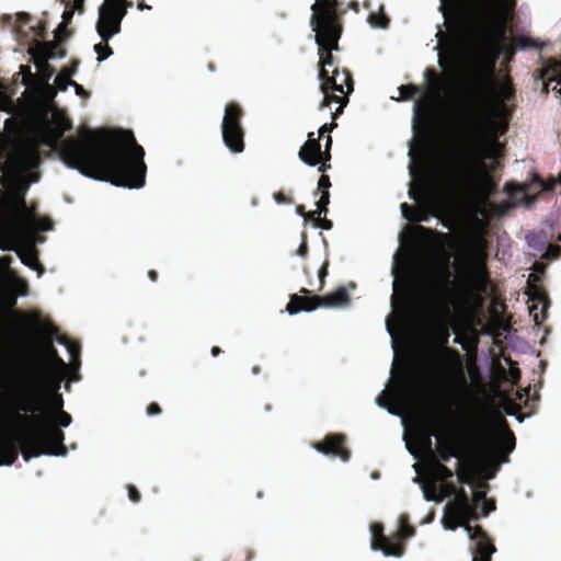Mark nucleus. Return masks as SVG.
<instances>
[{"label": "nucleus", "instance_id": "10", "mask_svg": "<svg viewBox=\"0 0 561 561\" xmlns=\"http://www.w3.org/2000/svg\"><path fill=\"white\" fill-rule=\"evenodd\" d=\"M244 111L236 103L230 102L225 107L221 123V136L225 146L233 153H241L244 150V129L242 118Z\"/></svg>", "mask_w": 561, "mask_h": 561}, {"label": "nucleus", "instance_id": "54", "mask_svg": "<svg viewBox=\"0 0 561 561\" xmlns=\"http://www.w3.org/2000/svg\"><path fill=\"white\" fill-rule=\"evenodd\" d=\"M376 402H377V404L379 407L387 409L390 413H393V414L396 413L393 408L389 404L388 399L386 398L385 392L380 393L377 397Z\"/></svg>", "mask_w": 561, "mask_h": 561}, {"label": "nucleus", "instance_id": "61", "mask_svg": "<svg viewBox=\"0 0 561 561\" xmlns=\"http://www.w3.org/2000/svg\"><path fill=\"white\" fill-rule=\"evenodd\" d=\"M514 95L513 88L511 85L503 87L501 89V96L503 100H510Z\"/></svg>", "mask_w": 561, "mask_h": 561}, {"label": "nucleus", "instance_id": "27", "mask_svg": "<svg viewBox=\"0 0 561 561\" xmlns=\"http://www.w3.org/2000/svg\"><path fill=\"white\" fill-rule=\"evenodd\" d=\"M314 299L319 302L320 307L334 308L342 307L350 304L351 298L345 287L341 286L335 291L325 296H316Z\"/></svg>", "mask_w": 561, "mask_h": 561}, {"label": "nucleus", "instance_id": "46", "mask_svg": "<svg viewBox=\"0 0 561 561\" xmlns=\"http://www.w3.org/2000/svg\"><path fill=\"white\" fill-rule=\"evenodd\" d=\"M470 538L476 542H479L483 539H490L488 534L483 530V528L479 525L471 526V530L468 531Z\"/></svg>", "mask_w": 561, "mask_h": 561}, {"label": "nucleus", "instance_id": "35", "mask_svg": "<svg viewBox=\"0 0 561 561\" xmlns=\"http://www.w3.org/2000/svg\"><path fill=\"white\" fill-rule=\"evenodd\" d=\"M416 381L411 375H404L398 381V391L404 396H414L416 393Z\"/></svg>", "mask_w": 561, "mask_h": 561}, {"label": "nucleus", "instance_id": "50", "mask_svg": "<svg viewBox=\"0 0 561 561\" xmlns=\"http://www.w3.org/2000/svg\"><path fill=\"white\" fill-rule=\"evenodd\" d=\"M20 69L21 73L23 75V84L30 85L31 82L34 80V75L31 72V68L28 66L22 65Z\"/></svg>", "mask_w": 561, "mask_h": 561}, {"label": "nucleus", "instance_id": "56", "mask_svg": "<svg viewBox=\"0 0 561 561\" xmlns=\"http://www.w3.org/2000/svg\"><path fill=\"white\" fill-rule=\"evenodd\" d=\"M424 499L426 501H440L442 497H437V494H436V486L433 485V488L430 490V489H424Z\"/></svg>", "mask_w": 561, "mask_h": 561}, {"label": "nucleus", "instance_id": "1", "mask_svg": "<svg viewBox=\"0 0 561 561\" xmlns=\"http://www.w3.org/2000/svg\"><path fill=\"white\" fill-rule=\"evenodd\" d=\"M71 128V122L62 118L57 126L43 130L39 142L58 151L68 167L85 176L128 188L145 185V150L131 130L84 128L79 138H64Z\"/></svg>", "mask_w": 561, "mask_h": 561}, {"label": "nucleus", "instance_id": "23", "mask_svg": "<svg viewBox=\"0 0 561 561\" xmlns=\"http://www.w3.org/2000/svg\"><path fill=\"white\" fill-rule=\"evenodd\" d=\"M300 293L304 296L291 294L289 302L286 305L285 310L291 316L300 311H313L319 308V302L314 299V296H309L310 290L301 288Z\"/></svg>", "mask_w": 561, "mask_h": 561}, {"label": "nucleus", "instance_id": "24", "mask_svg": "<svg viewBox=\"0 0 561 561\" xmlns=\"http://www.w3.org/2000/svg\"><path fill=\"white\" fill-rule=\"evenodd\" d=\"M321 145L319 138H314V133L308 134L307 141L300 147L298 157L307 165L316 167L319 164V159H316L320 154Z\"/></svg>", "mask_w": 561, "mask_h": 561}, {"label": "nucleus", "instance_id": "7", "mask_svg": "<svg viewBox=\"0 0 561 561\" xmlns=\"http://www.w3.org/2000/svg\"><path fill=\"white\" fill-rule=\"evenodd\" d=\"M1 204L7 213L2 227L5 237L21 239L25 233L34 230L53 229L54 224L49 218H36L27 208L24 194L20 191L11 192Z\"/></svg>", "mask_w": 561, "mask_h": 561}, {"label": "nucleus", "instance_id": "2", "mask_svg": "<svg viewBox=\"0 0 561 561\" xmlns=\"http://www.w3.org/2000/svg\"><path fill=\"white\" fill-rule=\"evenodd\" d=\"M515 0H497L496 5L477 12L470 24V37L478 53L473 76L467 88L469 122L478 125L492 111L496 93L494 68L501 53L515 55L516 46L505 44L507 24L513 19Z\"/></svg>", "mask_w": 561, "mask_h": 561}, {"label": "nucleus", "instance_id": "40", "mask_svg": "<svg viewBox=\"0 0 561 561\" xmlns=\"http://www.w3.org/2000/svg\"><path fill=\"white\" fill-rule=\"evenodd\" d=\"M400 99L403 101L412 100L419 92L420 88L415 84H402L399 87Z\"/></svg>", "mask_w": 561, "mask_h": 561}, {"label": "nucleus", "instance_id": "32", "mask_svg": "<svg viewBox=\"0 0 561 561\" xmlns=\"http://www.w3.org/2000/svg\"><path fill=\"white\" fill-rule=\"evenodd\" d=\"M72 422L71 415L66 411H59L55 412L53 414V417L48 421H44L43 424H33L36 428H44L48 425L56 426L57 428L61 430V427H68Z\"/></svg>", "mask_w": 561, "mask_h": 561}, {"label": "nucleus", "instance_id": "51", "mask_svg": "<svg viewBox=\"0 0 561 561\" xmlns=\"http://www.w3.org/2000/svg\"><path fill=\"white\" fill-rule=\"evenodd\" d=\"M128 497L131 502L138 503L141 500L140 492L134 484L127 485Z\"/></svg>", "mask_w": 561, "mask_h": 561}, {"label": "nucleus", "instance_id": "20", "mask_svg": "<svg viewBox=\"0 0 561 561\" xmlns=\"http://www.w3.org/2000/svg\"><path fill=\"white\" fill-rule=\"evenodd\" d=\"M47 339L44 342L43 345V357L38 358L36 362V365L33 366L31 373L28 374L27 378H33L41 369L47 365L50 369L54 371H57L54 369V367L50 365L53 363L56 365L60 370H64L67 367V364L64 362V359L58 355L57 350L53 345V337L47 333Z\"/></svg>", "mask_w": 561, "mask_h": 561}, {"label": "nucleus", "instance_id": "9", "mask_svg": "<svg viewBox=\"0 0 561 561\" xmlns=\"http://www.w3.org/2000/svg\"><path fill=\"white\" fill-rule=\"evenodd\" d=\"M311 26L316 33L314 39L318 45L319 79L324 81V87H328V84H334V80H330L331 75L328 67H333V69L336 67L333 51L340 49L339 41L342 36L343 25L311 24Z\"/></svg>", "mask_w": 561, "mask_h": 561}, {"label": "nucleus", "instance_id": "25", "mask_svg": "<svg viewBox=\"0 0 561 561\" xmlns=\"http://www.w3.org/2000/svg\"><path fill=\"white\" fill-rule=\"evenodd\" d=\"M10 240L5 241L3 244H0V248L3 250H15L22 263L33 270L42 268L36 250L33 247L27 249H16L15 241L19 239H13L12 237H8Z\"/></svg>", "mask_w": 561, "mask_h": 561}, {"label": "nucleus", "instance_id": "38", "mask_svg": "<svg viewBox=\"0 0 561 561\" xmlns=\"http://www.w3.org/2000/svg\"><path fill=\"white\" fill-rule=\"evenodd\" d=\"M439 431H440V424L438 423L437 420H433L428 423V426H427V430H426V433L424 434V445L430 449L432 450V440H431V437L432 436H436L438 437V434H439Z\"/></svg>", "mask_w": 561, "mask_h": 561}, {"label": "nucleus", "instance_id": "39", "mask_svg": "<svg viewBox=\"0 0 561 561\" xmlns=\"http://www.w3.org/2000/svg\"><path fill=\"white\" fill-rule=\"evenodd\" d=\"M71 82H73L71 71L68 70H61L55 79V84L60 91H66L71 85Z\"/></svg>", "mask_w": 561, "mask_h": 561}, {"label": "nucleus", "instance_id": "15", "mask_svg": "<svg viewBox=\"0 0 561 561\" xmlns=\"http://www.w3.org/2000/svg\"><path fill=\"white\" fill-rule=\"evenodd\" d=\"M556 185L557 182L554 180L545 182L538 174H533V181L530 183L518 184L515 182H506L504 190L511 199H519V202L530 205L537 199L536 195H530L533 187L539 192H552Z\"/></svg>", "mask_w": 561, "mask_h": 561}, {"label": "nucleus", "instance_id": "3", "mask_svg": "<svg viewBox=\"0 0 561 561\" xmlns=\"http://www.w3.org/2000/svg\"><path fill=\"white\" fill-rule=\"evenodd\" d=\"M62 376L45 365L33 378H27L15 400L18 421L22 424H43L55 412L64 410V399L58 392Z\"/></svg>", "mask_w": 561, "mask_h": 561}, {"label": "nucleus", "instance_id": "18", "mask_svg": "<svg viewBox=\"0 0 561 561\" xmlns=\"http://www.w3.org/2000/svg\"><path fill=\"white\" fill-rule=\"evenodd\" d=\"M310 24L342 25L341 18L346 10L340 0H314L311 5Z\"/></svg>", "mask_w": 561, "mask_h": 561}, {"label": "nucleus", "instance_id": "26", "mask_svg": "<svg viewBox=\"0 0 561 561\" xmlns=\"http://www.w3.org/2000/svg\"><path fill=\"white\" fill-rule=\"evenodd\" d=\"M438 203L435 198L432 196L427 198L425 205L422 209L415 211V215H413L412 208L407 204H401V211L405 219L414 220V221H426L428 219V215L438 216Z\"/></svg>", "mask_w": 561, "mask_h": 561}, {"label": "nucleus", "instance_id": "13", "mask_svg": "<svg viewBox=\"0 0 561 561\" xmlns=\"http://www.w3.org/2000/svg\"><path fill=\"white\" fill-rule=\"evenodd\" d=\"M413 130L420 137L421 150H427L435 133V117L427 101L417 100L414 104Z\"/></svg>", "mask_w": 561, "mask_h": 561}, {"label": "nucleus", "instance_id": "48", "mask_svg": "<svg viewBox=\"0 0 561 561\" xmlns=\"http://www.w3.org/2000/svg\"><path fill=\"white\" fill-rule=\"evenodd\" d=\"M331 187V181L330 178L327 174H321L318 181V192L321 194H324L325 192H329V188Z\"/></svg>", "mask_w": 561, "mask_h": 561}, {"label": "nucleus", "instance_id": "4", "mask_svg": "<svg viewBox=\"0 0 561 561\" xmlns=\"http://www.w3.org/2000/svg\"><path fill=\"white\" fill-rule=\"evenodd\" d=\"M486 210L477 207L469 215V250L465 261V268L459 276V290L467 300L482 301L491 288V277L486 265L488 222L481 218Z\"/></svg>", "mask_w": 561, "mask_h": 561}, {"label": "nucleus", "instance_id": "47", "mask_svg": "<svg viewBox=\"0 0 561 561\" xmlns=\"http://www.w3.org/2000/svg\"><path fill=\"white\" fill-rule=\"evenodd\" d=\"M414 534H415V528L411 525L405 524L400 527V529L398 531V539L403 540V539L414 536Z\"/></svg>", "mask_w": 561, "mask_h": 561}, {"label": "nucleus", "instance_id": "11", "mask_svg": "<svg viewBox=\"0 0 561 561\" xmlns=\"http://www.w3.org/2000/svg\"><path fill=\"white\" fill-rule=\"evenodd\" d=\"M343 82L337 83V79L340 77L339 67L332 69V75L330 80H334V84H328L324 87V81H321L320 90L323 93V100L320 104V110L330 106L331 103H337L339 106L334 113H332V118L335 119L339 115L342 114L343 108L348 103V94L354 90V82L352 75L348 69H342Z\"/></svg>", "mask_w": 561, "mask_h": 561}, {"label": "nucleus", "instance_id": "17", "mask_svg": "<svg viewBox=\"0 0 561 561\" xmlns=\"http://www.w3.org/2000/svg\"><path fill=\"white\" fill-rule=\"evenodd\" d=\"M10 168L25 173L37 169L41 164L38 142L30 141L20 146L8 159Z\"/></svg>", "mask_w": 561, "mask_h": 561}, {"label": "nucleus", "instance_id": "21", "mask_svg": "<svg viewBox=\"0 0 561 561\" xmlns=\"http://www.w3.org/2000/svg\"><path fill=\"white\" fill-rule=\"evenodd\" d=\"M531 279L539 280V278L535 274L529 275L528 284L530 290V299L533 301H538L539 304H542V308L540 312H537L538 306L534 304L529 307V313L534 318L535 324L540 325L547 319L549 300L540 287H538L535 284H530Z\"/></svg>", "mask_w": 561, "mask_h": 561}, {"label": "nucleus", "instance_id": "62", "mask_svg": "<svg viewBox=\"0 0 561 561\" xmlns=\"http://www.w3.org/2000/svg\"><path fill=\"white\" fill-rule=\"evenodd\" d=\"M510 375L513 383H517L520 379V370L516 367H511Z\"/></svg>", "mask_w": 561, "mask_h": 561}, {"label": "nucleus", "instance_id": "53", "mask_svg": "<svg viewBox=\"0 0 561 561\" xmlns=\"http://www.w3.org/2000/svg\"><path fill=\"white\" fill-rule=\"evenodd\" d=\"M314 226L324 230H330L332 229L333 224L330 219H327L325 217L322 218L321 215H318Z\"/></svg>", "mask_w": 561, "mask_h": 561}, {"label": "nucleus", "instance_id": "22", "mask_svg": "<svg viewBox=\"0 0 561 561\" xmlns=\"http://www.w3.org/2000/svg\"><path fill=\"white\" fill-rule=\"evenodd\" d=\"M540 78L543 81V92L548 93L551 87L561 95V60L549 59L547 65L540 70Z\"/></svg>", "mask_w": 561, "mask_h": 561}, {"label": "nucleus", "instance_id": "45", "mask_svg": "<svg viewBox=\"0 0 561 561\" xmlns=\"http://www.w3.org/2000/svg\"><path fill=\"white\" fill-rule=\"evenodd\" d=\"M330 204V192H325L321 194L320 199L316 203L318 215H327L328 214V205Z\"/></svg>", "mask_w": 561, "mask_h": 561}, {"label": "nucleus", "instance_id": "58", "mask_svg": "<svg viewBox=\"0 0 561 561\" xmlns=\"http://www.w3.org/2000/svg\"><path fill=\"white\" fill-rule=\"evenodd\" d=\"M296 253L299 255V256H306L307 253H308V244H307V237L305 233H302V242L301 244L299 245V248L297 249Z\"/></svg>", "mask_w": 561, "mask_h": 561}, {"label": "nucleus", "instance_id": "59", "mask_svg": "<svg viewBox=\"0 0 561 561\" xmlns=\"http://www.w3.org/2000/svg\"><path fill=\"white\" fill-rule=\"evenodd\" d=\"M494 510H495V503L493 501H489V500L483 501L482 513L484 516L489 515Z\"/></svg>", "mask_w": 561, "mask_h": 561}, {"label": "nucleus", "instance_id": "28", "mask_svg": "<svg viewBox=\"0 0 561 561\" xmlns=\"http://www.w3.org/2000/svg\"><path fill=\"white\" fill-rule=\"evenodd\" d=\"M31 55H38L48 59L56 57L64 58L66 56V49L59 46L57 41L53 42H36V44L30 48Z\"/></svg>", "mask_w": 561, "mask_h": 561}, {"label": "nucleus", "instance_id": "19", "mask_svg": "<svg viewBox=\"0 0 561 561\" xmlns=\"http://www.w3.org/2000/svg\"><path fill=\"white\" fill-rule=\"evenodd\" d=\"M346 437L343 434H328L323 440L317 442L313 447L319 453L339 457L343 461L350 459V450L345 447Z\"/></svg>", "mask_w": 561, "mask_h": 561}, {"label": "nucleus", "instance_id": "31", "mask_svg": "<svg viewBox=\"0 0 561 561\" xmlns=\"http://www.w3.org/2000/svg\"><path fill=\"white\" fill-rule=\"evenodd\" d=\"M495 552V547L491 539H483L476 542L473 550V561H491L492 554Z\"/></svg>", "mask_w": 561, "mask_h": 561}, {"label": "nucleus", "instance_id": "34", "mask_svg": "<svg viewBox=\"0 0 561 561\" xmlns=\"http://www.w3.org/2000/svg\"><path fill=\"white\" fill-rule=\"evenodd\" d=\"M377 549L382 550L386 556L392 557H401L404 552V547L398 538L391 539L387 537L386 541H381L377 545Z\"/></svg>", "mask_w": 561, "mask_h": 561}, {"label": "nucleus", "instance_id": "60", "mask_svg": "<svg viewBox=\"0 0 561 561\" xmlns=\"http://www.w3.org/2000/svg\"><path fill=\"white\" fill-rule=\"evenodd\" d=\"M337 125L336 123H331V124H323L320 128H319V137H322L325 133H331L333 128H335Z\"/></svg>", "mask_w": 561, "mask_h": 561}, {"label": "nucleus", "instance_id": "29", "mask_svg": "<svg viewBox=\"0 0 561 561\" xmlns=\"http://www.w3.org/2000/svg\"><path fill=\"white\" fill-rule=\"evenodd\" d=\"M437 454L439 461L443 463L449 461L451 457L459 458L460 450L458 442L453 437L439 440L437 446Z\"/></svg>", "mask_w": 561, "mask_h": 561}, {"label": "nucleus", "instance_id": "49", "mask_svg": "<svg viewBox=\"0 0 561 561\" xmlns=\"http://www.w3.org/2000/svg\"><path fill=\"white\" fill-rule=\"evenodd\" d=\"M416 230L420 232V233H423V234H426V236H438L439 238L446 240L449 238V234L448 233H439L435 230H432L430 228H425L424 226H421V225H417L416 226Z\"/></svg>", "mask_w": 561, "mask_h": 561}, {"label": "nucleus", "instance_id": "36", "mask_svg": "<svg viewBox=\"0 0 561 561\" xmlns=\"http://www.w3.org/2000/svg\"><path fill=\"white\" fill-rule=\"evenodd\" d=\"M513 44L514 46L520 49L542 47V45L537 39H534L525 35H515L513 37Z\"/></svg>", "mask_w": 561, "mask_h": 561}, {"label": "nucleus", "instance_id": "30", "mask_svg": "<svg viewBox=\"0 0 561 561\" xmlns=\"http://www.w3.org/2000/svg\"><path fill=\"white\" fill-rule=\"evenodd\" d=\"M46 333H48L50 336H55L59 344L66 346L72 362H76L79 358L80 346L77 343L71 342L66 335H60L58 328L51 324H47Z\"/></svg>", "mask_w": 561, "mask_h": 561}, {"label": "nucleus", "instance_id": "5", "mask_svg": "<svg viewBox=\"0 0 561 561\" xmlns=\"http://www.w3.org/2000/svg\"><path fill=\"white\" fill-rule=\"evenodd\" d=\"M64 442L65 433L56 426L36 428L34 425L23 424L15 433L0 435V466H12L20 449L25 461L43 455L65 456L67 448Z\"/></svg>", "mask_w": 561, "mask_h": 561}, {"label": "nucleus", "instance_id": "64", "mask_svg": "<svg viewBox=\"0 0 561 561\" xmlns=\"http://www.w3.org/2000/svg\"><path fill=\"white\" fill-rule=\"evenodd\" d=\"M31 20L30 14L25 12H20L16 14V22L19 24H26Z\"/></svg>", "mask_w": 561, "mask_h": 561}, {"label": "nucleus", "instance_id": "55", "mask_svg": "<svg viewBox=\"0 0 561 561\" xmlns=\"http://www.w3.org/2000/svg\"><path fill=\"white\" fill-rule=\"evenodd\" d=\"M161 412H162V410H161L160 405L157 402H151L150 404H148V407L146 409V413L149 416L159 415Z\"/></svg>", "mask_w": 561, "mask_h": 561}, {"label": "nucleus", "instance_id": "52", "mask_svg": "<svg viewBox=\"0 0 561 561\" xmlns=\"http://www.w3.org/2000/svg\"><path fill=\"white\" fill-rule=\"evenodd\" d=\"M426 192V186L422 184L419 188H416L413 184H411V187L409 190V195L412 199L419 201L421 194Z\"/></svg>", "mask_w": 561, "mask_h": 561}, {"label": "nucleus", "instance_id": "14", "mask_svg": "<svg viewBox=\"0 0 561 561\" xmlns=\"http://www.w3.org/2000/svg\"><path fill=\"white\" fill-rule=\"evenodd\" d=\"M127 7L103 2L99 8L96 31L103 42H108L121 32V24L127 13Z\"/></svg>", "mask_w": 561, "mask_h": 561}, {"label": "nucleus", "instance_id": "42", "mask_svg": "<svg viewBox=\"0 0 561 561\" xmlns=\"http://www.w3.org/2000/svg\"><path fill=\"white\" fill-rule=\"evenodd\" d=\"M371 534H373V548L377 549V545L381 541H386V536L383 535V527L381 524H373L371 525Z\"/></svg>", "mask_w": 561, "mask_h": 561}, {"label": "nucleus", "instance_id": "63", "mask_svg": "<svg viewBox=\"0 0 561 561\" xmlns=\"http://www.w3.org/2000/svg\"><path fill=\"white\" fill-rule=\"evenodd\" d=\"M316 159H319V162L320 161L330 162V160H331V150H329V149H324L323 151L320 150V154Z\"/></svg>", "mask_w": 561, "mask_h": 561}, {"label": "nucleus", "instance_id": "41", "mask_svg": "<svg viewBox=\"0 0 561 561\" xmlns=\"http://www.w3.org/2000/svg\"><path fill=\"white\" fill-rule=\"evenodd\" d=\"M94 50L98 54V61L101 62L113 54L112 47L108 42H103L94 45Z\"/></svg>", "mask_w": 561, "mask_h": 561}, {"label": "nucleus", "instance_id": "43", "mask_svg": "<svg viewBox=\"0 0 561 561\" xmlns=\"http://www.w3.org/2000/svg\"><path fill=\"white\" fill-rule=\"evenodd\" d=\"M424 76H425V79L430 82L431 88L433 90H435V91L440 90V78L435 70L427 68L425 70Z\"/></svg>", "mask_w": 561, "mask_h": 561}, {"label": "nucleus", "instance_id": "6", "mask_svg": "<svg viewBox=\"0 0 561 561\" xmlns=\"http://www.w3.org/2000/svg\"><path fill=\"white\" fill-rule=\"evenodd\" d=\"M502 433L496 434L489 419H474L469 431L470 440L483 453L500 463L508 461V455L515 449L516 438L504 417H500Z\"/></svg>", "mask_w": 561, "mask_h": 561}, {"label": "nucleus", "instance_id": "44", "mask_svg": "<svg viewBox=\"0 0 561 561\" xmlns=\"http://www.w3.org/2000/svg\"><path fill=\"white\" fill-rule=\"evenodd\" d=\"M368 21H369L370 24H374V25L379 26L381 28L388 27V25L390 23L389 18L383 12H381L379 14H370L368 16Z\"/></svg>", "mask_w": 561, "mask_h": 561}, {"label": "nucleus", "instance_id": "33", "mask_svg": "<svg viewBox=\"0 0 561 561\" xmlns=\"http://www.w3.org/2000/svg\"><path fill=\"white\" fill-rule=\"evenodd\" d=\"M34 58L35 67L38 71V76L41 80L45 83L49 81V79L54 76L55 69L54 67L48 62V58L38 56V55H32Z\"/></svg>", "mask_w": 561, "mask_h": 561}, {"label": "nucleus", "instance_id": "16", "mask_svg": "<svg viewBox=\"0 0 561 561\" xmlns=\"http://www.w3.org/2000/svg\"><path fill=\"white\" fill-rule=\"evenodd\" d=\"M469 156L472 160V183L479 196L488 199L494 191V183L492 176L488 171L486 164L482 161L481 153L477 146H471Z\"/></svg>", "mask_w": 561, "mask_h": 561}, {"label": "nucleus", "instance_id": "37", "mask_svg": "<svg viewBox=\"0 0 561 561\" xmlns=\"http://www.w3.org/2000/svg\"><path fill=\"white\" fill-rule=\"evenodd\" d=\"M434 477L438 481H446L454 477V472L445 463L437 461L433 468Z\"/></svg>", "mask_w": 561, "mask_h": 561}, {"label": "nucleus", "instance_id": "57", "mask_svg": "<svg viewBox=\"0 0 561 561\" xmlns=\"http://www.w3.org/2000/svg\"><path fill=\"white\" fill-rule=\"evenodd\" d=\"M273 197L277 204L293 203L291 198L287 197L282 191L274 193Z\"/></svg>", "mask_w": 561, "mask_h": 561}, {"label": "nucleus", "instance_id": "12", "mask_svg": "<svg viewBox=\"0 0 561 561\" xmlns=\"http://www.w3.org/2000/svg\"><path fill=\"white\" fill-rule=\"evenodd\" d=\"M479 519L477 508L471 503L467 492L459 489L453 502L445 507L444 526L455 530L457 527H463L467 531L471 530L470 520Z\"/></svg>", "mask_w": 561, "mask_h": 561}, {"label": "nucleus", "instance_id": "8", "mask_svg": "<svg viewBox=\"0 0 561 561\" xmlns=\"http://www.w3.org/2000/svg\"><path fill=\"white\" fill-rule=\"evenodd\" d=\"M433 336L439 347L434 354L433 360L428 366L427 373L431 377L442 376L443 364L448 366V371L453 375L455 381L461 386L467 387V379L463 371L462 359L460 353L448 346L450 332L449 324L445 320L437 321L433 327Z\"/></svg>", "mask_w": 561, "mask_h": 561}]
</instances>
